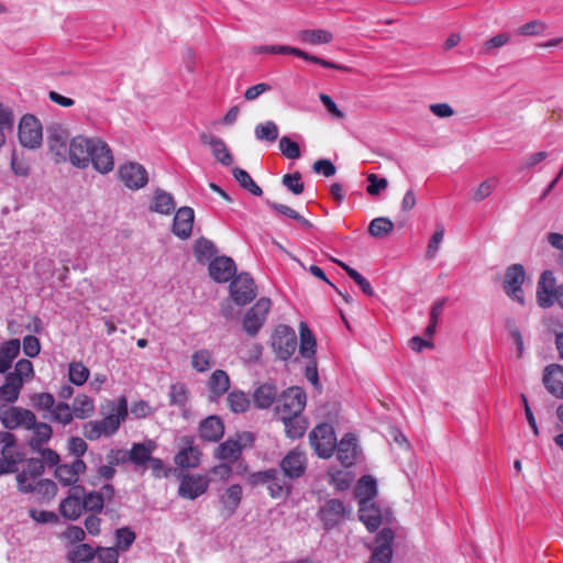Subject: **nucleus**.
<instances>
[{
	"label": "nucleus",
	"instance_id": "obj_19",
	"mask_svg": "<svg viewBox=\"0 0 563 563\" xmlns=\"http://www.w3.org/2000/svg\"><path fill=\"white\" fill-rule=\"evenodd\" d=\"M236 272L234 261L228 256H219L209 263V275L217 283H227Z\"/></svg>",
	"mask_w": 563,
	"mask_h": 563
},
{
	"label": "nucleus",
	"instance_id": "obj_45",
	"mask_svg": "<svg viewBox=\"0 0 563 563\" xmlns=\"http://www.w3.org/2000/svg\"><path fill=\"white\" fill-rule=\"evenodd\" d=\"M232 174L242 188L257 197L263 195L262 188L253 180L246 170L240 167H234Z\"/></svg>",
	"mask_w": 563,
	"mask_h": 563
},
{
	"label": "nucleus",
	"instance_id": "obj_1",
	"mask_svg": "<svg viewBox=\"0 0 563 563\" xmlns=\"http://www.w3.org/2000/svg\"><path fill=\"white\" fill-rule=\"evenodd\" d=\"M47 144L57 163L69 162L79 169L92 165L95 170L103 175L113 170L112 150L101 137L77 135L69 140L68 129L54 123L47 129Z\"/></svg>",
	"mask_w": 563,
	"mask_h": 563
},
{
	"label": "nucleus",
	"instance_id": "obj_56",
	"mask_svg": "<svg viewBox=\"0 0 563 563\" xmlns=\"http://www.w3.org/2000/svg\"><path fill=\"white\" fill-rule=\"evenodd\" d=\"M255 51L257 53H271V54H291L297 57H302L303 51L287 46V45H263L260 47H256Z\"/></svg>",
	"mask_w": 563,
	"mask_h": 563
},
{
	"label": "nucleus",
	"instance_id": "obj_2",
	"mask_svg": "<svg viewBox=\"0 0 563 563\" xmlns=\"http://www.w3.org/2000/svg\"><path fill=\"white\" fill-rule=\"evenodd\" d=\"M307 395L301 387L292 386L287 388L277 398L276 415L297 416L301 415L306 407Z\"/></svg>",
	"mask_w": 563,
	"mask_h": 563
},
{
	"label": "nucleus",
	"instance_id": "obj_18",
	"mask_svg": "<svg viewBox=\"0 0 563 563\" xmlns=\"http://www.w3.org/2000/svg\"><path fill=\"white\" fill-rule=\"evenodd\" d=\"M84 487L73 486L69 489L68 496L64 498L59 504L60 515L68 520H76L82 514V500Z\"/></svg>",
	"mask_w": 563,
	"mask_h": 563
},
{
	"label": "nucleus",
	"instance_id": "obj_9",
	"mask_svg": "<svg viewBox=\"0 0 563 563\" xmlns=\"http://www.w3.org/2000/svg\"><path fill=\"white\" fill-rule=\"evenodd\" d=\"M109 412L102 419L98 420L104 437H111L114 434L121 423L125 420L128 416V400L124 396L120 397L117 402L110 401L108 404Z\"/></svg>",
	"mask_w": 563,
	"mask_h": 563
},
{
	"label": "nucleus",
	"instance_id": "obj_22",
	"mask_svg": "<svg viewBox=\"0 0 563 563\" xmlns=\"http://www.w3.org/2000/svg\"><path fill=\"white\" fill-rule=\"evenodd\" d=\"M183 448L175 455V463L183 468H194L199 465L200 450L194 445V440L189 437L181 439Z\"/></svg>",
	"mask_w": 563,
	"mask_h": 563
},
{
	"label": "nucleus",
	"instance_id": "obj_38",
	"mask_svg": "<svg viewBox=\"0 0 563 563\" xmlns=\"http://www.w3.org/2000/svg\"><path fill=\"white\" fill-rule=\"evenodd\" d=\"M277 389L272 384H263L254 391V405L260 409L269 408L276 400Z\"/></svg>",
	"mask_w": 563,
	"mask_h": 563
},
{
	"label": "nucleus",
	"instance_id": "obj_46",
	"mask_svg": "<svg viewBox=\"0 0 563 563\" xmlns=\"http://www.w3.org/2000/svg\"><path fill=\"white\" fill-rule=\"evenodd\" d=\"M189 400V390L183 383L173 384L169 388V404L185 409Z\"/></svg>",
	"mask_w": 563,
	"mask_h": 563
},
{
	"label": "nucleus",
	"instance_id": "obj_59",
	"mask_svg": "<svg viewBox=\"0 0 563 563\" xmlns=\"http://www.w3.org/2000/svg\"><path fill=\"white\" fill-rule=\"evenodd\" d=\"M98 563H118L119 550L114 547H98L96 548Z\"/></svg>",
	"mask_w": 563,
	"mask_h": 563
},
{
	"label": "nucleus",
	"instance_id": "obj_10",
	"mask_svg": "<svg viewBox=\"0 0 563 563\" xmlns=\"http://www.w3.org/2000/svg\"><path fill=\"white\" fill-rule=\"evenodd\" d=\"M118 176L130 190L144 188L148 183V174L145 167L136 162H128L120 165Z\"/></svg>",
	"mask_w": 563,
	"mask_h": 563
},
{
	"label": "nucleus",
	"instance_id": "obj_64",
	"mask_svg": "<svg viewBox=\"0 0 563 563\" xmlns=\"http://www.w3.org/2000/svg\"><path fill=\"white\" fill-rule=\"evenodd\" d=\"M23 352L27 357H35L41 352L40 340L34 335H26L23 339Z\"/></svg>",
	"mask_w": 563,
	"mask_h": 563
},
{
	"label": "nucleus",
	"instance_id": "obj_42",
	"mask_svg": "<svg viewBox=\"0 0 563 563\" xmlns=\"http://www.w3.org/2000/svg\"><path fill=\"white\" fill-rule=\"evenodd\" d=\"M44 418L62 426L70 424L75 419L70 406L64 401L56 402L54 409L48 415H45Z\"/></svg>",
	"mask_w": 563,
	"mask_h": 563
},
{
	"label": "nucleus",
	"instance_id": "obj_41",
	"mask_svg": "<svg viewBox=\"0 0 563 563\" xmlns=\"http://www.w3.org/2000/svg\"><path fill=\"white\" fill-rule=\"evenodd\" d=\"M297 36L302 43L311 45L328 44L333 40V34L323 29L302 30L298 32Z\"/></svg>",
	"mask_w": 563,
	"mask_h": 563
},
{
	"label": "nucleus",
	"instance_id": "obj_47",
	"mask_svg": "<svg viewBox=\"0 0 563 563\" xmlns=\"http://www.w3.org/2000/svg\"><path fill=\"white\" fill-rule=\"evenodd\" d=\"M229 408L236 413L245 412L250 407L247 395L241 390H233L228 395Z\"/></svg>",
	"mask_w": 563,
	"mask_h": 563
},
{
	"label": "nucleus",
	"instance_id": "obj_28",
	"mask_svg": "<svg viewBox=\"0 0 563 563\" xmlns=\"http://www.w3.org/2000/svg\"><path fill=\"white\" fill-rule=\"evenodd\" d=\"M156 449L157 444L153 440L134 443L128 452V460L135 465H145Z\"/></svg>",
	"mask_w": 563,
	"mask_h": 563
},
{
	"label": "nucleus",
	"instance_id": "obj_15",
	"mask_svg": "<svg viewBox=\"0 0 563 563\" xmlns=\"http://www.w3.org/2000/svg\"><path fill=\"white\" fill-rule=\"evenodd\" d=\"M209 487V479L207 476L199 474L185 475L178 488V495L183 498L194 500L203 495Z\"/></svg>",
	"mask_w": 563,
	"mask_h": 563
},
{
	"label": "nucleus",
	"instance_id": "obj_17",
	"mask_svg": "<svg viewBox=\"0 0 563 563\" xmlns=\"http://www.w3.org/2000/svg\"><path fill=\"white\" fill-rule=\"evenodd\" d=\"M394 532L389 528H384L376 537V547L373 550L368 563H390L393 558Z\"/></svg>",
	"mask_w": 563,
	"mask_h": 563
},
{
	"label": "nucleus",
	"instance_id": "obj_20",
	"mask_svg": "<svg viewBox=\"0 0 563 563\" xmlns=\"http://www.w3.org/2000/svg\"><path fill=\"white\" fill-rule=\"evenodd\" d=\"M195 211L190 207L179 208L174 217L173 233L181 240H187L192 232Z\"/></svg>",
	"mask_w": 563,
	"mask_h": 563
},
{
	"label": "nucleus",
	"instance_id": "obj_16",
	"mask_svg": "<svg viewBox=\"0 0 563 563\" xmlns=\"http://www.w3.org/2000/svg\"><path fill=\"white\" fill-rule=\"evenodd\" d=\"M280 468L288 478H299L307 468V456L303 451L294 449L289 451L280 461Z\"/></svg>",
	"mask_w": 563,
	"mask_h": 563
},
{
	"label": "nucleus",
	"instance_id": "obj_54",
	"mask_svg": "<svg viewBox=\"0 0 563 563\" xmlns=\"http://www.w3.org/2000/svg\"><path fill=\"white\" fill-rule=\"evenodd\" d=\"M33 406L37 410L51 412L56 404L54 396L51 393H37L31 398Z\"/></svg>",
	"mask_w": 563,
	"mask_h": 563
},
{
	"label": "nucleus",
	"instance_id": "obj_44",
	"mask_svg": "<svg viewBox=\"0 0 563 563\" xmlns=\"http://www.w3.org/2000/svg\"><path fill=\"white\" fill-rule=\"evenodd\" d=\"M216 252L214 244L208 239L200 238L195 243L194 253L197 261L201 264L211 261Z\"/></svg>",
	"mask_w": 563,
	"mask_h": 563
},
{
	"label": "nucleus",
	"instance_id": "obj_48",
	"mask_svg": "<svg viewBox=\"0 0 563 563\" xmlns=\"http://www.w3.org/2000/svg\"><path fill=\"white\" fill-rule=\"evenodd\" d=\"M89 369L81 362H73L69 364L68 378L76 386L84 385L89 378Z\"/></svg>",
	"mask_w": 563,
	"mask_h": 563
},
{
	"label": "nucleus",
	"instance_id": "obj_52",
	"mask_svg": "<svg viewBox=\"0 0 563 563\" xmlns=\"http://www.w3.org/2000/svg\"><path fill=\"white\" fill-rule=\"evenodd\" d=\"M84 510L99 512L102 510L104 505V497L101 493L90 492L85 493L81 497Z\"/></svg>",
	"mask_w": 563,
	"mask_h": 563
},
{
	"label": "nucleus",
	"instance_id": "obj_8",
	"mask_svg": "<svg viewBox=\"0 0 563 563\" xmlns=\"http://www.w3.org/2000/svg\"><path fill=\"white\" fill-rule=\"evenodd\" d=\"M0 420L10 430L19 427L30 429L35 422V415L29 409L2 405L0 406Z\"/></svg>",
	"mask_w": 563,
	"mask_h": 563
},
{
	"label": "nucleus",
	"instance_id": "obj_4",
	"mask_svg": "<svg viewBox=\"0 0 563 563\" xmlns=\"http://www.w3.org/2000/svg\"><path fill=\"white\" fill-rule=\"evenodd\" d=\"M351 514V507L346 506L343 501L330 499L318 510V518L325 530H331L349 519Z\"/></svg>",
	"mask_w": 563,
	"mask_h": 563
},
{
	"label": "nucleus",
	"instance_id": "obj_30",
	"mask_svg": "<svg viewBox=\"0 0 563 563\" xmlns=\"http://www.w3.org/2000/svg\"><path fill=\"white\" fill-rule=\"evenodd\" d=\"M358 517L368 531H375L382 523L383 515L380 509L374 503H363L358 506Z\"/></svg>",
	"mask_w": 563,
	"mask_h": 563
},
{
	"label": "nucleus",
	"instance_id": "obj_49",
	"mask_svg": "<svg viewBox=\"0 0 563 563\" xmlns=\"http://www.w3.org/2000/svg\"><path fill=\"white\" fill-rule=\"evenodd\" d=\"M254 133L260 141L274 142L278 137V126L274 121H266L257 124Z\"/></svg>",
	"mask_w": 563,
	"mask_h": 563
},
{
	"label": "nucleus",
	"instance_id": "obj_27",
	"mask_svg": "<svg viewBox=\"0 0 563 563\" xmlns=\"http://www.w3.org/2000/svg\"><path fill=\"white\" fill-rule=\"evenodd\" d=\"M223 433V422L217 416H210L200 423L199 434L205 441L217 442L222 438Z\"/></svg>",
	"mask_w": 563,
	"mask_h": 563
},
{
	"label": "nucleus",
	"instance_id": "obj_51",
	"mask_svg": "<svg viewBox=\"0 0 563 563\" xmlns=\"http://www.w3.org/2000/svg\"><path fill=\"white\" fill-rule=\"evenodd\" d=\"M394 229V223L388 218H375L368 225V232L374 238H383L390 233Z\"/></svg>",
	"mask_w": 563,
	"mask_h": 563
},
{
	"label": "nucleus",
	"instance_id": "obj_50",
	"mask_svg": "<svg viewBox=\"0 0 563 563\" xmlns=\"http://www.w3.org/2000/svg\"><path fill=\"white\" fill-rule=\"evenodd\" d=\"M14 124L13 113L10 108L0 103V147L5 143V134L10 132Z\"/></svg>",
	"mask_w": 563,
	"mask_h": 563
},
{
	"label": "nucleus",
	"instance_id": "obj_32",
	"mask_svg": "<svg viewBox=\"0 0 563 563\" xmlns=\"http://www.w3.org/2000/svg\"><path fill=\"white\" fill-rule=\"evenodd\" d=\"M243 489L239 484L229 486L220 496V503L228 516H232L239 508L242 500Z\"/></svg>",
	"mask_w": 563,
	"mask_h": 563
},
{
	"label": "nucleus",
	"instance_id": "obj_25",
	"mask_svg": "<svg viewBox=\"0 0 563 563\" xmlns=\"http://www.w3.org/2000/svg\"><path fill=\"white\" fill-rule=\"evenodd\" d=\"M209 399L217 401L230 388V377L223 369H216L208 379Z\"/></svg>",
	"mask_w": 563,
	"mask_h": 563
},
{
	"label": "nucleus",
	"instance_id": "obj_26",
	"mask_svg": "<svg viewBox=\"0 0 563 563\" xmlns=\"http://www.w3.org/2000/svg\"><path fill=\"white\" fill-rule=\"evenodd\" d=\"M200 140L203 144L209 145L214 158L224 166H230L233 163V157L224 143V141L217 136H209L202 134Z\"/></svg>",
	"mask_w": 563,
	"mask_h": 563
},
{
	"label": "nucleus",
	"instance_id": "obj_36",
	"mask_svg": "<svg viewBox=\"0 0 563 563\" xmlns=\"http://www.w3.org/2000/svg\"><path fill=\"white\" fill-rule=\"evenodd\" d=\"M377 493L376 481L369 476L365 475L361 477L356 487H355V496L358 499V506L361 504H369L373 503L372 499Z\"/></svg>",
	"mask_w": 563,
	"mask_h": 563
},
{
	"label": "nucleus",
	"instance_id": "obj_39",
	"mask_svg": "<svg viewBox=\"0 0 563 563\" xmlns=\"http://www.w3.org/2000/svg\"><path fill=\"white\" fill-rule=\"evenodd\" d=\"M29 430H33V435L30 440V446L34 450H41L42 445L46 443L53 434L52 427L45 422H35Z\"/></svg>",
	"mask_w": 563,
	"mask_h": 563
},
{
	"label": "nucleus",
	"instance_id": "obj_60",
	"mask_svg": "<svg viewBox=\"0 0 563 563\" xmlns=\"http://www.w3.org/2000/svg\"><path fill=\"white\" fill-rule=\"evenodd\" d=\"M38 478L29 472H21L16 475L19 490L22 493H31L34 490Z\"/></svg>",
	"mask_w": 563,
	"mask_h": 563
},
{
	"label": "nucleus",
	"instance_id": "obj_13",
	"mask_svg": "<svg viewBox=\"0 0 563 563\" xmlns=\"http://www.w3.org/2000/svg\"><path fill=\"white\" fill-rule=\"evenodd\" d=\"M551 271H544L537 285V302L541 308L552 307L558 299L559 287Z\"/></svg>",
	"mask_w": 563,
	"mask_h": 563
},
{
	"label": "nucleus",
	"instance_id": "obj_11",
	"mask_svg": "<svg viewBox=\"0 0 563 563\" xmlns=\"http://www.w3.org/2000/svg\"><path fill=\"white\" fill-rule=\"evenodd\" d=\"M230 296L239 306H245L256 297V286L247 273H241L230 284Z\"/></svg>",
	"mask_w": 563,
	"mask_h": 563
},
{
	"label": "nucleus",
	"instance_id": "obj_62",
	"mask_svg": "<svg viewBox=\"0 0 563 563\" xmlns=\"http://www.w3.org/2000/svg\"><path fill=\"white\" fill-rule=\"evenodd\" d=\"M443 236H444V229L443 227L439 225L434 233L432 234L430 241H429V244H428V250H427V256L429 258H434L438 251H439V247H440V244L443 240Z\"/></svg>",
	"mask_w": 563,
	"mask_h": 563
},
{
	"label": "nucleus",
	"instance_id": "obj_29",
	"mask_svg": "<svg viewBox=\"0 0 563 563\" xmlns=\"http://www.w3.org/2000/svg\"><path fill=\"white\" fill-rule=\"evenodd\" d=\"M21 350V342L11 339L0 344V374H5L12 366Z\"/></svg>",
	"mask_w": 563,
	"mask_h": 563
},
{
	"label": "nucleus",
	"instance_id": "obj_24",
	"mask_svg": "<svg viewBox=\"0 0 563 563\" xmlns=\"http://www.w3.org/2000/svg\"><path fill=\"white\" fill-rule=\"evenodd\" d=\"M335 448L338 450V459L343 466L350 467L355 463L358 453L355 435L351 433L344 435L340 442L335 444Z\"/></svg>",
	"mask_w": 563,
	"mask_h": 563
},
{
	"label": "nucleus",
	"instance_id": "obj_34",
	"mask_svg": "<svg viewBox=\"0 0 563 563\" xmlns=\"http://www.w3.org/2000/svg\"><path fill=\"white\" fill-rule=\"evenodd\" d=\"M74 418L84 420L95 413V401L86 394H78L70 406Z\"/></svg>",
	"mask_w": 563,
	"mask_h": 563
},
{
	"label": "nucleus",
	"instance_id": "obj_58",
	"mask_svg": "<svg viewBox=\"0 0 563 563\" xmlns=\"http://www.w3.org/2000/svg\"><path fill=\"white\" fill-rule=\"evenodd\" d=\"M13 372L25 382L31 380L35 375L32 362L26 358L19 360L14 365Z\"/></svg>",
	"mask_w": 563,
	"mask_h": 563
},
{
	"label": "nucleus",
	"instance_id": "obj_63",
	"mask_svg": "<svg viewBox=\"0 0 563 563\" xmlns=\"http://www.w3.org/2000/svg\"><path fill=\"white\" fill-rule=\"evenodd\" d=\"M367 181L369 183L367 186V192L371 196H377L382 190L386 189L388 186V181L386 178H380L376 174H369L367 176Z\"/></svg>",
	"mask_w": 563,
	"mask_h": 563
},
{
	"label": "nucleus",
	"instance_id": "obj_55",
	"mask_svg": "<svg viewBox=\"0 0 563 563\" xmlns=\"http://www.w3.org/2000/svg\"><path fill=\"white\" fill-rule=\"evenodd\" d=\"M282 183L294 195H300L303 192L305 185L301 180V175L299 172L284 175Z\"/></svg>",
	"mask_w": 563,
	"mask_h": 563
},
{
	"label": "nucleus",
	"instance_id": "obj_61",
	"mask_svg": "<svg viewBox=\"0 0 563 563\" xmlns=\"http://www.w3.org/2000/svg\"><path fill=\"white\" fill-rule=\"evenodd\" d=\"M33 492L42 495L43 498L51 499L56 495L57 487L51 479H38Z\"/></svg>",
	"mask_w": 563,
	"mask_h": 563
},
{
	"label": "nucleus",
	"instance_id": "obj_3",
	"mask_svg": "<svg viewBox=\"0 0 563 563\" xmlns=\"http://www.w3.org/2000/svg\"><path fill=\"white\" fill-rule=\"evenodd\" d=\"M309 441L319 457L329 459L335 450L336 437L331 424L321 423L311 430Z\"/></svg>",
	"mask_w": 563,
	"mask_h": 563
},
{
	"label": "nucleus",
	"instance_id": "obj_12",
	"mask_svg": "<svg viewBox=\"0 0 563 563\" xmlns=\"http://www.w3.org/2000/svg\"><path fill=\"white\" fill-rule=\"evenodd\" d=\"M298 342L296 332L288 325H279L273 336V347L277 353L278 357L286 361L290 358L296 349Z\"/></svg>",
	"mask_w": 563,
	"mask_h": 563
},
{
	"label": "nucleus",
	"instance_id": "obj_53",
	"mask_svg": "<svg viewBox=\"0 0 563 563\" xmlns=\"http://www.w3.org/2000/svg\"><path fill=\"white\" fill-rule=\"evenodd\" d=\"M136 539L135 533L129 528L123 527L115 531V547L119 551H128Z\"/></svg>",
	"mask_w": 563,
	"mask_h": 563
},
{
	"label": "nucleus",
	"instance_id": "obj_43",
	"mask_svg": "<svg viewBox=\"0 0 563 563\" xmlns=\"http://www.w3.org/2000/svg\"><path fill=\"white\" fill-rule=\"evenodd\" d=\"M214 365L213 353L208 349H200L191 355V366L199 373L209 371Z\"/></svg>",
	"mask_w": 563,
	"mask_h": 563
},
{
	"label": "nucleus",
	"instance_id": "obj_37",
	"mask_svg": "<svg viewBox=\"0 0 563 563\" xmlns=\"http://www.w3.org/2000/svg\"><path fill=\"white\" fill-rule=\"evenodd\" d=\"M242 445L239 441L229 439L221 443L214 451V457L220 461L233 463L239 460Z\"/></svg>",
	"mask_w": 563,
	"mask_h": 563
},
{
	"label": "nucleus",
	"instance_id": "obj_5",
	"mask_svg": "<svg viewBox=\"0 0 563 563\" xmlns=\"http://www.w3.org/2000/svg\"><path fill=\"white\" fill-rule=\"evenodd\" d=\"M271 306V299L262 297L246 311L242 325L247 335L255 336L258 333L266 321Z\"/></svg>",
	"mask_w": 563,
	"mask_h": 563
},
{
	"label": "nucleus",
	"instance_id": "obj_31",
	"mask_svg": "<svg viewBox=\"0 0 563 563\" xmlns=\"http://www.w3.org/2000/svg\"><path fill=\"white\" fill-rule=\"evenodd\" d=\"M299 335H300V344H299V353L303 358L314 360V355L317 352V341L309 329L306 322H300L299 324Z\"/></svg>",
	"mask_w": 563,
	"mask_h": 563
},
{
	"label": "nucleus",
	"instance_id": "obj_23",
	"mask_svg": "<svg viewBox=\"0 0 563 563\" xmlns=\"http://www.w3.org/2000/svg\"><path fill=\"white\" fill-rule=\"evenodd\" d=\"M543 384L547 390L556 398H563V366L551 364L545 367Z\"/></svg>",
	"mask_w": 563,
	"mask_h": 563
},
{
	"label": "nucleus",
	"instance_id": "obj_57",
	"mask_svg": "<svg viewBox=\"0 0 563 563\" xmlns=\"http://www.w3.org/2000/svg\"><path fill=\"white\" fill-rule=\"evenodd\" d=\"M279 150L282 154L287 158L297 159L300 157L299 145L288 136H283L279 140Z\"/></svg>",
	"mask_w": 563,
	"mask_h": 563
},
{
	"label": "nucleus",
	"instance_id": "obj_40",
	"mask_svg": "<svg viewBox=\"0 0 563 563\" xmlns=\"http://www.w3.org/2000/svg\"><path fill=\"white\" fill-rule=\"evenodd\" d=\"M176 207L174 197L172 194L157 189L154 192L153 203L151 209L161 214H169Z\"/></svg>",
	"mask_w": 563,
	"mask_h": 563
},
{
	"label": "nucleus",
	"instance_id": "obj_33",
	"mask_svg": "<svg viewBox=\"0 0 563 563\" xmlns=\"http://www.w3.org/2000/svg\"><path fill=\"white\" fill-rule=\"evenodd\" d=\"M279 418L284 422L285 432L289 439L295 440V439L301 438L308 428L307 420L302 417V415H297V416H285L284 415Z\"/></svg>",
	"mask_w": 563,
	"mask_h": 563
},
{
	"label": "nucleus",
	"instance_id": "obj_21",
	"mask_svg": "<svg viewBox=\"0 0 563 563\" xmlns=\"http://www.w3.org/2000/svg\"><path fill=\"white\" fill-rule=\"evenodd\" d=\"M86 468L81 459H75L71 463L57 465L55 476L64 486H71L78 482L80 474L85 473Z\"/></svg>",
	"mask_w": 563,
	"mask_h": 563
},
{
	"label": "nucleus",
	"instance_id": "obj_7",
	"mask_svg": "<svg viewBox=\"0 0 563 563\" xmlns=\"http://www.w3.org/2000/svg\"><path fill=\"white\" fill-rule=\"evenodd\" d=\"M19 141L22 146L27 148H36L42 144V124L34 115L25 114L22 117L19 124Z\"/></svg>",
	"mask_w": 563,
	"mask_h": 563
},
{
	"label": "nucleus",
	"instance_id": "obj_14",
	"mask_svg": "<svg viewBox=\"0 0 563 563\" xmlns=\"http://www.w3.org/2000/svg\"><path fill=\"white\" fill-rule=\"evenodd\" d=\"M525 278L526 273L522 265L514 264L507 269L504 280V288L507 295L520 305H523L525 302L521 288Z\"/></svg>",
	"mask_w": 563,
	"mask_h": 563
},
{
	"label": "nucleus",
	"instance_id": "obj_35",
	"mask_svg": "<svg viewBox=\"0 0 563 563\" xmlns=\"http://www.w3.org/2000/svg\"><path fill=\"white\" fill-rule=\"evenodd\" d=\"M66 560L69 563H98L96 549L87 543H80L69 550Z\"/></svg>",
	"mask_w": 563,
	"mask_h": 563
},
{
	"label": "nucleus",
	"instance_id": "obj_6",
	"mask_svg": "<svg viewBox=\"0 0 563 563\" xmlns=\"http://www.w3.org/2000/svg\"><path fill=\"white\" fill-rule=\"evenodd\" d=\"M251 483L253 485L256 484H267V489L269 495L273 498H282L287 496L290 492V486L283 478L279 472L275 468L266 470L263 472H256L251 475Z\"/></svg>",
	"mask_w": 563,
	"mask_h": 563
}]
</instances>
